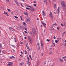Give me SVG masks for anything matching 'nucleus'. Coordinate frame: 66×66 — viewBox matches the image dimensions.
<instances>
[{"mask_svg": "<svg viewBox=\"0 0 66 66\" xmlns=\"http://www.w3.org/2000/svg\"><path fill=\"white\" fill-rule=\"evenodd\" d=\"M41 22V23H42L43 24L44 23V21H42Z\"/></svg>", "mask_w": 66, "mask_h": 66, "instance_id": "43", "label": "nucleus"}, {"mask_svg": "<svg viewBox=\"0 0 66 66\" xmlns=\"http://www.w3.org/2000/svg\"><path fill=\"white\" fill-rule=\"evenodd\" d=\"M26 9H27L28 10H31V9H30L29 8L27 7L26 8Z\"/></svg>", "mask_w": 66, "mask_h": 66, "instance_id": "15", "label": "nucleus"}, {"mask_svg": "<svg viewBox=\"0 0 66 66\" xmlns=\"http://www.w3.org/2000/svg\"><path fill=\"white\" fill-rule=\"evenodd\" d=\"M34 3H36V1H34V2H33Z\"/></svg>", "mask_w": 66, "mask_h": 66, "instance_id": "57", "label": "nucleus"}, {"mask_svg": "<svg viewBox=\"0 0 66 66\" xmlns=\"http://www.w3.org/2000/svg\"><path fill=\"white\" fill-rule=\"evenodd\" d=\"M6 14V16H9V14H7V13Z\"/></svg>", "mask_w": 66, "mask_h": 66, "instance_id": "56", "label": "nucleus"}, {"mask_svg": "<svg viewBox=\"0 0 66 66\" xmlns=\"http://www.w3.org/2000/svg\"><path fill=\"white\" fill-rule=\"evenodd\" d=\"M62 7V9L65 12L66 11V7Z\"/></svg>", "mask_w": 66, "mask_h": 66, "instance_id": "4", "label": "nucleus"}, {"mask_svg": "<svg viewBox=\"0 0 66 66\" xmlns=\"http://www.w3.org/2000/svg\"><path fill=\"white\" fill-rule=\"evenodd\" d=\"M27 59H28V62L30 61L29 60V57L27 56Z\"/></svg>", "mask_w": 66, "mask_h": 66, "instance_id": "11", "label": "nucleus"}, {"mask_svg": "<svg viewBox=\"0 0 66 66\" xmlns=\"http://www.w3.org/2000/svg\"><path fill=\"white\" fill-rule=\"evenodd\" d=\"M24 14H25V15H28V13H27L26 12H25Z\"/></svg>", "mask_w": 66, "mask_h": 66, "instance_id": "25", "label": "nucleus"}, {"mask_svg": "<svg viewBox=\"0 0 66 66\" xmlns=\"http://www.w3.org/2000/svg\"><path fill=\"white\" fill-rule=\"evenodd\" d=\"M25 54H27V52L26 51V50H25Z\"/></svg>", "mask_w": 66, "mask_h": 66, "instance_id": "23", "label": "nucleus"}, {"mask_svg": "<svg viewBox=\"0 0 66 66\" xmlns=\"http://www.w3.org/2000/svg\"><path fill=\"white\" fill-rule=\"evenodd\" d=\"M60 39H61L60 38H57V40L58 42H59Z\"/></svg>", "mask_w": 66, "mask_h": 66, "instance_id": "22", "label": "nucleus"}, {"mask_svg": "<svg viewBox=\"0 0 66 66\" xmlns=\"http://www.w3.org/2000/svg\"><path fill=\"white\" fill-rule=\"evenodd\" d=\"M45 3H46V4H47V0H45V1H44V3H45Z\"/></svg>", "mask_w": 66, "mask_h": 66, "instance_id": "20", "label": "nucleus"}, {"mask_svg": "<svg viewBox=\"0 0 66 66\" xmlns=\"http://www.w3.org/2000/svg\"><path fill=\"white\" fill-rule=\"evenodd\" d=\"M7 10L8 11L11 12V10H10V9H7Z\"/></svg>", "mask_w": 66, "mask_h": 66, "instance_id": "24", "label": "nucleus"}, {"mask_svg": "<svg viewBox=\"0 0 66 66\" xmlns=\"http://www.w3.org/2000/svg\"><path fill=\"white\" fill-rule=\"evenodd\" d=\"M22 28H23V29H24V30H25L26 31H27V27H26L25 26L24 27L23 26Z\"/></svg>", "mask_w": 66, "mask_h": 66, "instance_id": "5", "label": "nucleus"}, {"mask_svg": "<svg viewBox=\"0 0 66 66\" xmlns=\"http://www.w3.org/2000/svg\"><path fill=\"white\" fill-rule=\"evenodd\" d=\"M61 5L62 7H66V4L64 1H61Z\"/></svg>", "mask_w": 66, "mask_h": 66, "instance_id": "2", "label": "nucleus"}, {"mask_svg": "<svg viewBox=\"0 0 66 66\" xmlns=\"http://www.w3.org/2000/svg\"><path fill=\"white\" fill-rule=\"evenodd\" d=\"M27 64L28 66H30V61H27Z\"/></svg>", "mask_w": 66, "mask_h": 66, "instance_id": "7", "label": "nucleus"}, {"mask_svg": "<svg viewBox=\"0 0 66 66\" xmlns=\"http://www.w3.org/2000/svg\"><path fill=\"white\" fill-rule=\"evenodd\" d=\"M20 4H21V6H22V7H23V5H22V3H20Z\"/></svg>", "mask_w": 66, "mask_h": 66, "instance_id": "21", "label": "nucleus"}, {"mask_svg": "<svg viewBox=\"0 0 66 66\" xmlns=\"http://www.w3.org/2000/svg\"><path fill=\"white\" fill-rule=\"evenodd\" d=\"M11 46L13 47H14V48H15L16 47V46L15 45H12Z\"/></svg>", "mask_w": 66, "mask_h": 66, "instance_id": "40", "label": "nucleus"}, {"mask_svg": "<svg viewBox=\"0 0 66 66\" xmlns=\"http://www.w3.org/2000/svg\"><path fill=\"white\" fill-rule=\"evenodd\" d=\"M58 42H59V41L57 40H55V43H57Z\"/></svg>", "mask_w": 66, "mask_h": 66, "instance_id": "19", "label": "nucleus"}, {"mask_svg": "<svg viewBox=\"0 0 66 66\" xmlns=\"http://www.w3.org/2000/svg\"><path fill=\"white\" fill-rule=\"evenodd\" d=\"M7 12H5V11H4V14H7Z\"/></svg>", "mask_w": 66, "mask_h": 66, "instance_id": "30", "label": "nucleus"}, {"mask_svg": "<svg viewBox=\"0 0 66 66\" xmlns=\"http://www.w3.org/2000/svg\"><path fill=\"white\" fill-rule=\"evenodd\" d=\"M31 37L30 36H29L28 37V39L29 41V42H31Z\"/></svg>", "mask_w": 66, "mask_h": 66, "instance_id": "3", "label": "nucleus"}, {"mask_svg": "<svg viewBox=\"0 0 66 66\" xmlns=\"http://www.w3.org/2000/svg\"><path fill=\"white\" fill-rule=\"evenodd\" d=\"M41 55L42 56H43V53H42L41 54Z\"/></svg>", "mask_w": 66, "mask_h": 66, "instance_id": "64", "label": "nucleus"}, {"mask_svg": "<svg viewBox=\"0 0 66 66\" xmlns=\"http://www.w3.org/2000/svg\"><path fill=\"white\" fill-rule=\"evenodd\" d=\"M57 30H59L60 29V27H57Z\"/></svg>", "mask_w": 66, "mask_h": 66, "instance_id": "33", "label": "nucleus"}, {"mask_svg": "<svg viewBox=\"0 0 66 66\" xmlns=\"http://www.w3.org/2000/svg\"><path fill=\"white\" fill-rule=\"evenodd\" d=\"M32 31L33 32V35L35 36L36 34V29L34 27L32 28Z\"/></svg>", "mask_w": 66, "mask_h": 66, "instance_id": "1", "label": "nucleus"}, {"mask_svg": "<svg viewBox=\"0 0 66 66\" xmlns=\"http://www.w3.org/2000/svg\"><path fill=\"white\" fill-rule=\"evenodd\" d=\"M24 32L25 33H28V32L26 31H24Z\"/></svg>", "mask_w": 66, "mask_h": 66, "instance_id": "52", "label": "nucleus"}, {"mask_svg": "<svg viewBox=\"0 0 66 66\" xmlns=\"http://www.w3.org/2000/svg\"><path fill=\"white\" fill-rule=\"evenodd\" d=\"M14 17L15 18H17V19H18V18L17 16H14Z\"/></svg>", "mask_w": 66, "mask_h": 66, "instance_id": "38", "label": "nucleus"}, {"mask_svg": "<svg viewBox=\"0 0 66 66\" xmlns=\"http://www.w3.org/2000/svg\"><path fill=\"white\" fill-rule=\"evenodd\" d=\"M32 34V32H30V35H31Z\"/></svg>", "mask_w": 66, "mask_h": 66, "instance_id": "63", "label": "nucleus"}, {"mask_svg": "<svg viewBox=\"0 0 66 66\" xmlns=\"http://www.w3.org/2000/svg\"><path fill=\"white\" fill-rule=\"evenodd\" d=\"M29 56L30 57V59H31V58H32V57H31V55H29Z\"/></svg>", "mask_w": 66, "mask_h": 66, "instance_id": "55", "label": "nucleus"}, {"mask_svg": "<svg viewBox=\"0 0 66 66\" xmlns=\"http://www.w3.org/2000/svg\"><path fill=\"white\" fill-rule=\"evenodd\" d=\"M50 29L51 31H52L53 30V28L52 27L50 28Z\"/></svg>", "mask_w": 66, "mask_h": 66, "instance_id": "10", "label": "nucleus"}, {"mask_svg": "<svg viewBox=\"0 0 66 66\" xmlns=\"http://www.w3.org/2000/svg\"><path fill=\"white\" fill-rule=\"evenodd\" d=\"M66 33V32L65 31H64L63 32V33H62V34L63 35H64V34H65V33Z\"/></svg>", "mask_w": 66, "mask_h": 66, "instance_id": "35", "label": "nucleus"}, {"mask_svg": "<svg viewBox=\"0 0 66 66\" xmlns=\"http://www.w3.org/2000/svg\"><path fill=\"white\" fill-rule=\"evenodd\" d=\"M6 1L7 2H9V0H6Z\"/></svg>", "mask_w": 66, "mask_h": 66, "instance_id": "60", "label": "nucleus"}, {"mask_svg": "<svg viewBox=\"0 0 66 66\" xmlns=\"http://www.w3.org/2000/svg\"><path fill=\"white\" fill-rule=\"evenodd\" d=\"M40 44L41 45H43V42H42V41H41L40 42Z\"/></svg>", "mask_w": 66, "mask_h": 66, "instance_id": "37", "label": "nucleus"}, {"mask_svg": "<svg viewBox=\"0 0 66 66\" xmlns=\"http://www.w3.org/2000/svg\"><path fill=\"white\" fill-rule=\"evenodd\" d=\"M50 16H51V15H52V13L50 12Z\"/></svg>", "mask_w": 66, "mask_h": 66, "instance_id": "34", "label": "nucleus"}, {"mask_svg": "<svg viewBox=\"0 0 66 66\" xmlns=\"http://www.w3.org/2000/svg\"><path fill=\"white\" fill-rule=\"evenodd\" d=\"M46 41H47V42H49L50 41V40L47 39L46 40Z\"/></svg>", "mask_w": 66, "mask_h": 66, "instance_id": "36", "label": "nucleus"}, {"mask_svg": "<svg viewBox=\"0 0 66 66\" xmlns=\"http://www.w3.org/2000/svg\"><path fill=\"white\" fill-rule=\"evenodd\" d=\"M20 44H22V42L20 41Z\"/></svg>", "mask_w": 66, "mask_h": 66, "instance_id": "62", "label": "nucleus"}, {"mask_svg": "<svg viewBox=\"0 0 66 66\" xmlns=\"http://www.w3.org/2000/svg\"><path fill=\"white\" fill-rule=\"evenodd\" d=\"M52 45H53L54 46V47H55V44L54 43H52Z\"/></svg>", "mask_w": 66, "mask_h": 66, "instance_id": "16", "label": "nucleus"}, {"mask_svg": "<svg viewBox=\"0 0 66 66\" xmlns=\"http://www.w3.org/2000/svg\"><path fill=\"white\" fill-rule=\"evenodd\" d=\"M53 38L54 39H55V38H56V37H55V36H54Z\"/></svg>", "mask_w": 66, "mask_h": 66, "instance_id": "59", "label": "nucleus"}, {"mask_svg": "<svg viewBox=\"0 0 66 66\" xmlns=\"http://www.w3.org/2000/svg\"><path fill=\"white\" fill-rule=\"evenodd\" d=\"M41 47H42V48H43L44 47V45H43V44H41Z\"/></svg>", "mask_w": 66, "mask_h": 66, "instance_id": "28", "label": "nucleus"}, {"mask_svg": "<svg viewBox=\"0 0 66 66\" xmlns=\"http://www.w3.org/2000/svg\"><path fill=\"white\" fill-rule=\"evenodd\" d=\"M50 16L51 19H53V15H50Z\"/></svg>", "mask_w": 66, "mask_h": 66, "instance_id": "32", "label": "nucleus"}, {"mask_svg": "<svg viewBox=\"0 0 66 66\" xmlns=\"http://www.w3.org/2000/svg\"><path fill=\"white\" fill-rule=\"evenodd\" d=\"M15 3L17 4H18V2H16V1H15Z\"/></svg>", "mask_w": 66, "mask_h": 66, "instance_id": "41", "label": "nucleus"}, {"mask_svg": "<svg viewBox=\"0 0 66 66\" xmlns=\"http://www.w3.org/2000/svg\"><path fill=\"white\" fill-rule=\"evenodd\" d=\"M61 26H62V27H64V25H63V24L61 23Z\"/></svg>", "mask_w": 66, "mask_h": 66, "instance_id": "46", "label": "nucleus"}, {"mask_svg": "<svg viewBox=\"0 0 66 66\" xmlns=\"http://www.w3.org/2000/svg\"><path fill=\"white\" fill-rule=\"evenodd\" d=\"M34 5L35 6H36V5L35 4H34Z\"/></svg>", "mask_w": 66, "mask_h": 66, "instance_id": "53", "label": "nucleus"}, {"mask_svg": "<svg viewBox=\"0 0 66 66\" xmlns=\"http://www.w3.org/2000/svg\"><path fill=\"white\" fill-rule=\"evenodd\" d=\"M24 39H27V37H24Z\"/></svg>", "mask_w": 66, "mask_h": 66, "instance_id": "58", "label": "nucleus"}, {"mask_svg": "<svg viewBox=\"0 0 66 66\" xmlns=\"http://www.w3.org/2000/svg\"><path fill=\"white\" fill-rule=\"evenodd\" d=\"M8 66H12V64H7Z\"/></svg>", "mask_w": 66, "mask_h": 66, "instance_id": "31", "label": "nucleus"}, {"mask_svg": "<svg viewBox=\"0 0 66 66\" xmlns=\"http://www.w3.org/2000/svg\"><path fill=\"white\" fill-rule=\"evenodd\" d=\"M50 54H52V52L51 51H50Z\"/></svg>", "mask_w": 66, "mask_h": 66, "instance_id": "48", "label": "nucleus"}, {"mask_svg": "<svg viewBox=\"0 0 66 66\" xmlns=\"http://www.w3.org/2000/svg\"><path fill=\"white\" fill-rule=\"evenodd\" d=\"M62 61H63V60H62V59H61L60 60V62H62Z\"/></svg>", "mask_w": 66, "mask_h": 66, "instance_id": "49", "label": "nucleus"}, {"mask_svg": "<svg viewBox=\"0 0 66 66\" xmlns=\"http://www.w3.org/2000/svg\"><path fill=\"white\" fill-rule=\"evenodd\" d=\"M57 14H59V12H60V11L59 10H57Z\"/></svg>", "mask_w": 66, "mask_h": 66, "instance_id": "47", "label": "nucleus"}, {"mask_svg": "<svg viewBox=\"0 0 66 66\" xmlns=\"http://www.w3.org/2000/svg\"><path fill=\"white\" fill-rule=\"evenodd\" d=\"M9 59H12V57H9Z\"/></svg>", "mask_w": 66, "mask_h": 66, "instance_id": "54", "label": "nucleus"}, {"mask_svg": "<svg viewBox=\"0 0 66 66\" xmlns=\"http://www.w3.org/2000/svg\"><path fill=\"white\" fill-rule=\"evenodd\" d=\"M42 13L44 16H45L46 14L45 13V12L44 11H42Z\"/></svg>", "mask_w": 66, "mask_h": 66, "instance_id": "9", "label": "nucleus"}, {"mask_svg": "<svg viewBox=\"0 0 66 66\" xmlns=\"http://www.w3.org/2000/svg\"><path fill=\"white\" fill-rule=\"evenodd\" d=\"M43 25L44 26V27H45V28L46 27V24L45 23H44V24H43Z\"/></svg>", "mask_w": 66, "mask_h": 66, "instance_id": "14", "label": "nucleus"}, {"mask_svg": "<svg viewBox=\"0 0 66 66\" xmlns=\"http://www.w3.org/2000/svg\"><path fill=\"white\" fill-rule=\"evenodd\" d=\"M9 28L11 30V29L12 28V27H9Z\"/></svg>", "mask_w": 66, "mask_h": 66, "instance_id": "42", "label": "nucleus"}, {"mask_svg": "<svg viewBox=\"0 0 66 66\" xmlns=\"http://www.w3.org/2000/svg\"><path fill=\"white\" fill-rule=\"evenodd\" d=\"M26 19L27 20H28L29 19V17L27 16L26 17Z\"/></svg>", "mask_w": 66, "mask_h": 66, "instance_id": "17", "label": "nucleus"}, {"mask_svg": "<svg viewBox=\"0 0 66 66\" xmlns=\"http://www.w3.org/2000/svg\"><path fill=\"white\" fill-rule=\"evenodd\" d=\"M11 31H15V30H14V29H13V28H12V29H11Z\"/></svg>", "mask_w": 66, "mask_h": 66, "instance_id": "29", "label": "nucleus"}, {"mask_svg": "<svg viewBox=\"0 0 66 66\" xmlns=\"http://www.w3.org/2000/svg\"><path fill=\"white\" fill-rule=\"evenodd\" d=\"M19 28H20V29H22V27H21V26L20 25L19 26Z\"/></svg>", "mask_w": 66, "mask_h": 66, "instance_id": "12", "label": "nucleus"}, {"mask_svg": "<svg viewBox=\"0 0 66 66\" xmlns=\"http://www.w3.org/2000/svg\"><path fill=\"white\" fill-rule=\"evenodd\" d=\"M60 10V7H58L57 10Z\"/></svg>", "mask_w": 66, "mask_h": 66, "instance_id": "50", "label": "nucleus"}, {"mask_svg": "<svg viewBox=\"0 0 66 66\" xmlns=\"http://www.w3.org/2000/svg\"><path fill=\"white\" fill-rule=\"evenodd\" d=\"M26 6H27L28 7H30V8H32V7L31 6H30L27 5Z\"/></svg>", "mask_w": 66, "mask_h": 66, "instance_id": "26", "label": "nucleus"}, {"mask_svg": "<svg viewBox=\"0 0 66 66\" xmlns=\"http://www.w3.org/2000/svg\"><path fill=\"white\" fill-rule=\"evenodd\" d=\"M13 27L14 28H16L17 27V26H13Z\"/></svg>", "mask_w": 66, "mask_h": 66, "instance_id": "44", "label": "nucleus"}, {"mask_svg": "<svg viewBox=\"0 0 66 66\" xmlns=\"http://www.w3.org/2000/svg\"><path fill=\"white\" fill-rule=\"evenodd\" d=\"M38 50H40V47L39 46H38Z\"/></svg>", "mask_w": 66, "mask_h": 66, "instance_id": "51", "label": "nucleus"}, {"mask_svg": "<svg viewBox=\"0 0 66 66\" xmlns=\"http://www.w3.org/2000/svg\"><path fill=\"white\" fill-rule=\"evenodd\" d=\"M37 45L38 47L39 46V43H37Z\"/></svg>", "mask_w": 66, "mask_h": 66, "instance_id": "27", "label": "nucleus"}, {"mask_svg": "<svg viewBox=\"0 0 66 66\" xmlns=\"http://www.w3.org/2000/svg\"><path fill=\"white\" fill-rule=\"evenodd\" d=\"M31 12H34V9L33 8V7H31Z\"/></svg>", "mask_w": 66, "mask_h": 66, "instance_id": "8", "label": "nucleus"}, {"mask_svg": "<svg viewBox=\"0 0 66 66\" xmlns=\"http://www.w3.org/2000/svg\"><path fill=\"white\" fill-rule=\"evenodd\" d=\"M37 20H39V19H38V18H37Z\"/></svg>", "mask_w": 66, "mask_h": 66, "instance_id": "61", "label": "nucleus"}, {"mask_svg": "<svg viewBox=\"0 0 66 66\" xmlns=\"http://www.w3.org/2000/svg\"><path fill=\"white\" fill-rule=\"evenodd\" d=\"M8 64H13V62H8Z\"/></svg>", "mask_w": 66, "mask_h": 66, "instance_id": "18", "label": "nucleus"}, {"mask_svg": "<svg viewBox=\"0 0 66 66\" xmlns=\"http://www.w3.org/2000/svg\"><path fill=\"white\" fill-rule=\"evenodd\" d=\"M23 24L24 25V26H26V22H23Z\"/></svg>", "mask_w": 66, "mask_h": 66, "instance_id": "13", "label": "nucleus"}, {"mask_svg": "<svg viewBox=\"0 0 66 66\" xmlns=\"http://www.w3.org/2000/svg\"><path fill=\"white\" fill-rule=\"evenodd\" d=\"M27 21L28 22H29V21H30V20H29V19L28 20H27Z\"/></svg>", "mask_w": 66, "mask_h": 66, "instance_id": "45", "label": "nucleus"}, {"mask_svg": "<svg viewBox=\"0 0 66 66\" xmlns=\"http://www.w3.org/2000/svg\"><path fill=\"white\" fill-rule=\"evenodd\" d=\"M26 45L27 47V49H29V46H28V43L26 44Z\"/></svg>", "mask_w": 66, "mask_h": 66, "instance_id": "6", "label": "nucleus"}, {"mask_svg": "<svg viewBox=\"0 0 66 66\" xmlns=\"http://www.w3.org/2000/svg\"><path fill=\"white\" fill-rule=\"evenodd\" d=\"M14 38L15 39V42L16 43V42H17V41H16V38Z\"/></svg>", "mask_w": 66, "mask_h": 66, "instance_id": "39", "label": "nucleus"}]
</instances>
